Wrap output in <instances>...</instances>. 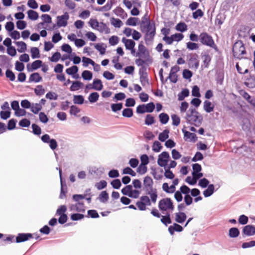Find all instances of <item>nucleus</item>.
I'll return each instance as SVG.
<instances>
[{"instance_id": "obj_1", "label": "nucleus", "mask_w": 255, "mask_h": 255, "mask_svg": "<svg viewBox=\"0 0 255 255\" xmlns=\"http://www.w3.org/2000/svg\"><path fill=\"white\" fill-rule=\"evenodd\" d=\"M147 23L143 20L140 23V30L145 33L144 40L146 44H150L154 39L156 34V28L153 21H150L149 18H146Z\"/></svg>"}, {"instance_id": "obj_2", "label": "nucleus", "mask_w": 255, "mask_h": 255, "mask_svg": "<svg viewBox=\"0 0 255 255\" xmlns=\"http://www.w3.org/2000/svg\"><path fill=\"white\" fill-rule=\"evenodd\" d=\"M188 124L199 127L202 122V116L195 108H190L186 113L184 117Z\"/></svg>"}, {"instance_id": "obj_3", "label": "nucleus", "mask_w": 255, "mask_h": 255, "mask_svg": "<svg viewBox=\"0 0 255 255\" xmlns=\"http://www.w3.org/2000/svg\"><path fill=\"white\" fill-rule=\"evenodd\" d=\"M143 184L146 194L150 196L151 202L155 203L157 198V191L156 188L153 187V181L152 178L148 176L145 177Z\"/></svg>"}, {"instance_id": "obj_4", "label": "nucleus", "mask_w": 255, "mask_h": 255, "mask_svg": "<svg viewBox=\"0 0 255 255\" xmlns=\"http://www.w3.org/2000/svg\"><path fill=\"white\" fill-rule=\"evenodd\" d=\"M233 55L235 58L241 59L246 54V49L242 41L236 42L233 47Z\"/></svg>"}, {"instance_id": "obj_5", "label": "nucleus", "mask_w": 255, "mask_h": 255, "mask_svg": "<svg viewBox=\"0 0 255 255\" xmlns=\"http://www.w3.org/2000/svg\"><path fill=\"white\" fill-rule=\"evenodd\" d=\"M200 42L206 46L212 47L216 51H218V47L212 37L207 32H202L199 36Z\"/></svg>"}, {"instance_id": "obj_6", "label": "nucleus", "mask_w": 255, "mask_h": 255, "mask_svg": "<svg viewBox=\"0 0 255 255\" xmlns=\"http://www.w3.org/2000/svg\"><path fill=\"white\" fill-rule=\"evenodd\" d=\"M158 208L162 211H166L168 210L172 211L174 209V206L170 198H165L160 200Z\"/></svg>"}, {"instance_id": "obj_7", "label": "nucleus", "mask_w": 255, "mask_h": 255, "mask_svg": "<svg viewBox=\"0 0 255 255\" xmlns=\"http://www.w3.org/2000/svg\"><path fill=\"white\" fill-rule=\"evenodd\" d=\"M188 63L190 68L197 69L199 66V56L196 53H190L187 55Z\"/></svg>"}, {"instance_id": "obj_8", "label": "nucleus", "mask_w": 255, "mask_h": 255, "mask_svg": "<svg viewBox=\"0 0 255 255\" xmlns=\"http://www.w3.org/2000/svg\"><path fill=\"white\" fill-rule=\"evenodd\" d=\"M169 158V153L163 151L158 155L157 163L161 167H165L167 164Z\"/></svg>"}, {"instance_id": "obj_9", "label": "nucleus", "mask_w": 255, "mask_h": 255, "mask_svg": "<svg viewBox=\"0 0 255 255\" xmlns=\"http://www.w3.org/2000/svg\"><path fill=\"white\" fill-rule=\"evenodd\" d=\"M69 18V15L67 12H65L64 14L57 16V26L58 27H65L68 23V20Z\"/></svg>"}, {"instance_id": "obj_10", "label": "nucleus", "mask_w": 255, "mask_h": 255, "mask_svg": "<svg viewBox=\"0 0 255 255\" xmlns=\"http://www.w3.org/2000/svg\"><path fill=\"white\" fill-rule=\"evenodd\" d=\"M136 56L146 58V61H150L149 54L145 47L141 43L139 44Z\"/></svg>"}, {"instance_id": "obj_11", "label": "nucleus", "mask_w": 255, "mask_h": 255, "mask_svg": "<svg viewBox=\"0 0 255 255\" xmlns=\"http://www.w3.org/2000/svg\"><path fill=\"white\" fill-rule=\"evenodd\" d=\"M71 211L84 213L85 211L84 203L82 202H77L75 204H71L69 206Z\"/></svg>"}, {"instance_id": "obj_12", "label": "nucleus", "mask_w": 255, "mask_h": 255, "mask_svg": "<svg viewBox=\"0 0 255 255\" xmlns=\"http://www.w3.org/2000/svg\"><path fill=\"white\" fill-rule=\"evenodd\" d=\"M59 176L61 184V191L59 198L60 199H63L65 197L66 194L67 193V185L65 182L63 180V178L62 176V170L60 169H59Z\"/></svg>"}, {"instance_id": "obj_13", "label": "nucleus", "mask_w": 255, "mask_h": 255, "mask_svg": "<svg viewBox=\"0 0 255 255\" xmlns=\"http://www.w3.org/2000/svg\"><path fill=\"white\" fill-rule=\"evenodd\" d=\"M184 133V139L185 141L189 140L191 142H195L197 140V137L195 133L190 132L183 128L182 129Z\"/></svg>"}, {"instance_id": "obj_14", "label": "nucleus", "mask_w": 255, "mask_h": 255, "mask_svg": "<svg viewBox=\"0 0 255 255\" xmlns=\"http://www.w3.org/2000/svg\"><path fill=\"white\" fill-rule=\"evenodd\" d=\"M243 234L246 236H252L255 235V227L248 225L244 227L242 231Z\"/></svg>"}, {"instance_id": "obj_15", "label": "nucleus", "mask_w": 255, "mask_h": 255, "mask_svg": "<svg viewBox=\"0 0 255 255\" xmlns=\"http://www.w3.org/2000/svg\"><path fill=\"white\" fill-rule=\"evenodd\" d=\"M32 235L30 233H19L17 235L15 239V242L19 243L27 241L29 238H31Z\"/></svg>"}, {"instance_id": "obj_16", "label": "nucleus", "mask_w": 255, "mask_h": 255, "mask_svg": "<svg viewBox=\"0 0 255 255\" xmlns=\"http://www.w3.org/2000/svg\"><path fill=\"white\" fill-rule=\"evenodd\" d=\"M122 41L124 43L126 49L128 50L132 49L134 47L135 45V43L133 40L127 39L126 37H123L122 39Z\"/></svg>"}, {"instance_id": "obj_17", "label": "nucleus", "mask_w": 255, "mask_h": 255, "mask_svg": "<svg viewBox=\"0 0 255 255\" xmlns=\"http://www.w3.org/2000/svg\"><path fill=\"white\" fill-rule=\"evenodd\" d=\"M183 230V227L177 223H174L172 226H170L168 228V231L171 235L174 234L175 231L180 232Z\"/></svg>"}, {"instance_id": "obj_18", "label": "nucleus", "mask_w": 255, "mask_h": 255, "mask_svg": "<svg viewBox=\"0 0 255 255\" xmlns=\"http://www.w3.org/2000/svg\"><path fill=\"white\" fill-rule=\"evenodd\" d=\"M186 215L184 212H179L175 214V221L178 223H183L186 220Z\"/></svg>"}, {"instance_id": "obj_19", "label": "nucleus", "mask_w": 255, "mask_h": 255, "mask_svg": "<svg viewBox=\"0 0 255 255\" xmlns=\"http://www.w3.org/2000/svg\"><path fill=\"white\" fill-rule=\"evenodd\" d=\"M97 30L101 33L104 32L106 34L110 33V29L108 27L107 24L103 22H100Z\"/></svg>"}, {"instance_id": "obj_20", "label": "nucleus", "mask_w": 255, "mask_h": 255, "mask_svg": "<svg viewBox=\"0 0 255 255\" xmlns=\"http://www.w3.org/2000/svg\"><path fill=\"white\" fill-rule=\"evenodd\" d=\"M42 61L40 60H37L33 62L31 65L30 69L28 67V65H27V69L29 71H32L33 70H36L37 69L39 68L42 66Z\"/></svg>"}, {"instance_id": "obj_21", "label": "nucleus", "mask_w": 255, "mask_h": 255, "mask_svg": "<svg viewBox=\"0 0 255 255\" xmlns=\"http://www.w3.org/2000/svg\"><path fill=\"white\" fill-rule=\"evenodd\" d=\"M42 80V77L38 73L35 72L31 74L29 78V82L38 83Z\"/></svg>"}, {"instance_id": "obj_22", "label": "nucleus", "mask_w": 255, "mask_h": 255, "mask_svg": "<svg viewBox=\"0 0 255 255\" xmlns=\"http://www.w3.org/2000/svg\"><path fill=\"white\" fill-rule=\"evenodd\" d=\"M203 108L207 113H210L213 111L214 106L211 102L206 100L204 102Z\"/></svg>"}, {"instance_id": "obj_23", "label": "nucleus", "mask_w": 255, "mask_h": 255, "mask_svg": "<svg viewBox=\"0 0 255 255\" xmlns=\"http://www.w3.org/2000/svg\"><path fill=\"white\" fill-rule=\"evenodd\" d=\"M214 185L213 184H210L208 185L207 189L203 191V195L205 197H208L211 196L214 192Z\"/></svg>"}, {"instance_id": "obj_24", "label": "nucleus", "mask_w": 255, "mask_h": 255, "mask_svg": "<svg viewBox=\"0 0 255 255\" xmlns=\"http://www.w3.org/2000/svg\"><path fill=\"white\" fill-rule=\"evenodd\" d=\"M83 86V84L78 81H73L72 85L70 88V90L71 91H75L78 90L80 88H82Z\"/></svg>"}, {"instance_id": "obj_25", "label": "nucleus", "mask_w": 255, "mask_h": 255, "mask_svg": "<svg viewBox=\"0 0 255 255\" xmlns=\"http://www.w3.org/2000/svg\"><path fill=\"white\" fill-rule=\"evenodd\" d=\"M93 85L94 89L97 91H101L103 88V85L101 80L96 79L93 81Z\"/></svg>"}, {"instance_id": "obj_26", "label": "nucleus", "mask_w": 255, "mask_h": 255, "mask_svg": "<svg viewBox=\"0 0 255 255\" xmlns=\"http://www.w3.org/2000/svg\"><path fill=\"white\" fill-rule=\"evenodd\" d=\"M42 109V106L38 103H32L30 111L34 114H37Z\"/></svg>"}, {"instance_id": "obj_27", "label": "nucleus", "mask_w": 255, "mask_h": 255, "mask_svg": "<svg viewBox=\"0 0 255 255\" xmlns=\"http://www.w3.org/2000/svg\"><path fill=\"white\" fill-rule=\"evenodd\" d=\"M189 95V90L187 89H184L178 94V100L180 101H183L185 98L188 97Z\"/></svg>"}, {"instance_id": "obj_28", "label": "nucleus", "mask_w": 255, "mask_h": 255, "mask_svg": "<svg viewBox=\"0 0 255 255\" xmlns=\"http://www.w3.org/2000/svg\"><path fill=\"white\" fill-rule=\"evenodd\" d=\"M240 235V231L237 228L234 227L230 229L229 231V236L231 238H237Z\"/></svg>"}, {"instance_id": "obj_29", "label": "nucleus", "mask_w": 255, "mask_h": 255, "mask_svg": "<svg viewBox=\"0 0 255 255\" xmlns=\"http://www.w3.org/2000/svg\"><path fill=\"white\" fill-rule=\"evenodd\" d=\"M169 131L168 129H164L162 132L160 133L158 136V139L160 141L163 142L169 137Z\"/></svg>"}, {"instance_id": "obj_30", "label": "nucleus", "mask_w": 255, "mask_h": 255, "mask_svg": "<svg viewBox=\"0 0 255 255\" xmlns=\"http://www.w3.org/2000/svg\"><path fill=\"white\" fill-rule=\"evenodd\" d=\"M16 45L18 47L17 51L20 53L24 52L26 50V44L23 41H17Z\"/></svg>"}, {"instance_id": "obj_31", "label": "nucleus", "mask_w": 255, "mask_h": 255, "mask_svg": "<svg viewBox=\"0 0 255 255\" xmlns=\"http://www.w3.org/2000/svg\"><path fill=\"white\" fill-rule=\"evenodd\" d=\"M160 122L163 125L167 124L169 121V117L168 115L164 113H161L159 115Z\"/></svg>"}, {"instance_id": "obj_32", "label": "nucleus", "mask_w": 255, "mask_h": 255, "mask_svg": "<svg viewBox=\"0 0 255 255\" xmlns=\"http://www.w3.org/2000/svg\"><path fill=\"white\" fill-rule=\"evenodd\" d=\"M109 195L106 191H102L99 196V199L102 203H106L109 199Z\"/></svg>"}, {"instance_id": "obj_33", "label": "nucleus", "mask_w": 255, "mask_h": 255, "mask_svg": "<svg viewBox=\"0 0 255 255\" xmlns=\"http://www.w3.org/2000/svg\"><path fill=\"white\" fill-rule=\"evenodd\" d=\"M132 189V186L130 185H128L123 188L121 192L123 195L128 196L130 197V196L129 195L131 194Z\"/></svg>"}, {"instance_id": "obj_34", "label": "nucleus", "mask_w": 255, "mask_h": 255, "mask_svg": "<svg viewBox=\"0 0 255 255\" xmlns=\"http://www.w3.org/2000/svg\"><path fill=\"white\" fill-rule=\"evenodd\" d=\"M99 98V95L97 92H93L88 97V100L91 103L96 102Z\"/></svg>"}, {"instance_id": "obj_35", "label": "nucleus", "mask_w": 255, "mask_h": 255, "mask_svg": "<svg viewBox=\"0 0 255 255\" xmlns=\"http://www.w3.org/2000/svg\"><path fill=\"white\" fill-rule=\"evenodd\" d=\"M27 14L28 18L32 20H35L38 18V13L33 10H29L27 11Z\"/></svg>"}, {"instance_id": "obj_36", "label": "nucleus", "mask_w": 255, "mask_h": 255, "mask_svg": "<svg viewBox=\"0 0 255 255\" xmlns=\"http://www.w3.org/2000/svg\"><path fill=\"white\" fill-rule=\"evenodd\" d=\"M30 52L32 59L39 58L40 56L39 49L37 47L31 48Z\"/></svg>"}, {"instance_id": "obj_37", "label": "nucleus", "mask_w": 255, "mask_h": 255, "mask_svg": "<svg viewBox=\"0 0 255 255\" xmlns=\"http://www.w3.org/2000/svg\"><path fill=\"white\" fill-rule=\"evenodd\" d=\"M82 77L84 80L89 81L92 79L93 74L90 71L84 70L82 73Z\"/></svg>"}, {"instance_id": "obj_38", "label": "nucleus", "mask_w": 255, "mask_h": 255, "mask_svg": "<svg viewBox=\"0 0 255 255\" xmlns=\"http://www.w3.org/2000/svg\"><path fill=\"white\" fill-rule=\"evenodd\" d=\"M192 168L193 172H192V175L194 177L196 176V173L200 172L202 170V167L200 164L198 163H195L192 165Z\"/></svg>"}, {"instance_id": "obj_39", "label": "nucleus", "mask_w": 255, "mask_h": 255, "mask_svg": "<svg viewBox=\"0 0 255 255\" xmlns=\"http://www.w3.org/2000/svg\"><path fill=\"white\" fill-rule=\"evenodd\" d=\"M34 93L37 96H42L45 93V90L42 85H37L34 89Z\"/></svg>"}, {"instance_id": "obj_40", "label": "nucleus", "mask_w": 255, "mask_h": 255, "mask_svg": "<svg viewBox=\"0 0 255 255\" xmlns=\"http://www.w3.org/2000/svg\"><path fill=\"white\" fill-rule=\"evenodd\" d=\"M84 99L82 95H74L73 97V102L76 104H82L84 103Z\"/></svg>"}, {"instance_id": "obj_41", "label": "nucleus", "mask_w": 255, "mask_h": 255, "mask_svg": "<svg viewBox=\"0 0 255 255\" xmlns=\"http://www.w3.org/2000/svg\"><path fill=\"white\" fill-rule=\"evenodd\" d=\"M122 115L124 117L130 118L133 116V111L130 108L125 109L123 111Z\"/></svg>"}, {"instance_id": "obj_42", "label": "nucleus", "mask_w": 255, "mask_h": 255, "mask_svg": "<svg viewBox=\"0 0 255 255\" xmlns=\"http://www.w3.org/2000/svg\"><path fill=\"white\" fill-rule=\"evenodd\" d=\"M155 123L154 118L151 115H146L145 119V124L150 126Z\"/></svg>"}, {"instance_id": "obj_43", "label": "nucleus", "mask_w": 255, "mask_h": 255, "mask_svg": "<svg viewBox=\"0 0 255 255\" xmlns=\"http://www.w3.org/2000/svg\"><path fill=\"white\" fill-rule=\"evenodd\" d=\"M78 71V68L77 66H72V67L67 68L66 70V72L67 74L70 75H74L77 73Z\"/></svg>"}, {"instance_id": "obj_44", "label": "nucleus", "mask_w": 255, "mask_h": 255, "mask_svg": "<svg viewBox=\"0 0 255 255\" xmlns=\"http://www.w3.org/2000/svg\"><path fill=\"white\" fill-rule=\"evenodd\" d=\"M32 132L35 135H39L41 133V128L36 124H33L31 126Z\"/></svg>"}, {"instance_id": "obj_45", "label": "nucleus", "mask_w": 255, "mask_h": 255, "mask_svg": "<svg viewBox=\"0 0 255 255\" xmlns=\"http://www.w3.org/2000/svg\"><path fill=\"white\" fill-rule=\"evenodd\" d=\"M138 20V18L136 17H129L127 20L126 24L130 26H136L137 24V21Z\"/></svg>"}, {"instance_id": "obj_46", "label": "nucleus", "mask_w": 255, "mask_h": 255, "mask_svg": "<svg viewBox=\"0 0 255 255\" xmlns=\"http://www.w3.org/2000/svg\"><path fill=\"white\" fill-rule=\"evenodd\" d=\"M176 29L177 30L183 32L187 29V26L185 23L180 22L177 24Z\"/></svg>"}, {"instance_id": "obj_47", "label": "nucleus", "mask_w": 255, "mask_h": 255, "mask_svg": "<svg viewBox=\"0 0 255 255\" xmlns=\"http://www.w3.org/2000/svg\"><path fill=\"white\" fill-rule=\"evenodd\" d=\"M88 23L93 29L96 30L100 24V22L96 19L94 18H91Z\"/></svg>"}, {"instance_id": "obj_48", "label": "nucleus", "mask_w": 255, "mask_h": 255, "mask_svg": "<svg viewBox=\"0 0 255 255\" xmlns=\"http://www.w3.org/2000/svg\"><path fill=\"white\" fill-rule=\"evenodd\" d=\"M162 148V146L161 143L158 141H155L153 142L152 146V150L156 152H159L161 148Z\"/></svg>"}, {"instance_id": "obj_49", "label": "nucleus", "mask_w": 255, "mask_h": 255, "mask_svg": "<svg viewBox=\"0 0 255 255\" xmlns=\"http://www.w3.org/2000/svg\"><path fill=\"white\" fill-rule=\"evenodd\" d=\"M95 48L103 55L106 52V47L104 46L103 43H98L95 45Z\"/></svg>"}, {"instance_id": "obj_50", "label": "nucleus", "mask_w": 255, "mask_h": 255, "mask_svg": "<svg viewBox=\"0 0 255 255\" xmlns=\"http://www.w3.org/2000/svg\"><path fill=\"white\" fill-rule=\"evenodd\" d=\"M45 97L49 99L50 100H56L58 99V95L53 92H48L46 95Z\"/></svg>"}, {"instance_id": "obj_51", "label": "nucleus", "mask_w": 255, "mask_h": 255, "mask_svg": "<svg viewBox=\"0 0 255 255\" xmlns=\"http://www.w3.org/2000/svg\"><path fill=\"white\" fill-rule=\"evenodd\" d=\"M6 77L9 79L11 81H14L15 79V76L14 73L9 69H7L5 72Z\"/></svg>"}, {"instance_id": "obj_52", "label": "nucleus", "mask_w": 255, "mask_h": 255, "mask_svg": "<svg viewBox=\"0 0 255 255\" xmlns=\"http://www.w3.org/2000/svg\"><path fill=\"white\" fill-rule=\"evenodd\" d=\"M161 222L166 226H167L168 224L171 223V220L170 219V214H167L165 216H162Z\"/></svg>"}, {"instance_id": "obj_53", "label": "nucleus", "mask_w": 255, "mask_h": 255, "mask_svg": "<svg viewBox=\"0 0 255 255\" xmlns=\"http://www.w3.org/2000/svg\"><path fill=\"white\" fill-rule=\"evenodd\" d=\"M123 108V104L121 103L117 104H112L111 105V109L113 112H117L120 111Z\"/></svg>"}, {"instance_id": "obj_54", "label": "nucleus", "mask_w": 255, "mask_h": 255, "mask_svg": "<svg viewBox=\"0 0 255 255\" xmlns=\"http://www.w3.org/2000/svg\"><path fill=\"white\" fill-rule=\"evenodd\" d=\"M111 23L116 27L119 28L123 24L122 21L121 20L118 18H112L111 19Z\"/></svg>"}, {"instance_id": "obj_55", "label": "nucleus", "mask_w": 255, "mask_h": 255, "mask_svg": "<svg viewBox=\"0 0 255 255\" xmlns=\"http://www.w3.org/2000/svg\"><path fill=\"white\" fill-rule=\"evenodd\" d=\"M238 221L240 224L244 225L248 223L249 218L247 216L245 215H242L240 216Z\"/></svg>"}, {"instance_id": "obj_56", "label": "nucleus", "mask_w": 255, "mask_h": 255, "mask_svg": "<svg viewBox=\"0 0 255 255\" xmlns=\"http://www.w3.org/2000/svg\"><path fill=\"white\" fill-rule=\"evenodd\" d=\"M107 183L105 180H101L95 184L97 189L100 190L106 187Z\"/></svg>"}, {"instance_id": "obj_57", "label": "nucleus", "mask_w": 255, "mask_h": 255, "mask_svg": "<svg viewBox=\"0 0 255 255\" xmlns=\"http://www.w3.org/2000/svg\"><path fill=\"white\" fill-rule=\"evenodd\" d=\"M172 120V125L175 126H178L180 123V119L178 116L175 114L171 115Z\"/></svg>"}, {"instance_id": "obj_58", "label": "nucleus", "mask_w": 255, "mask_h": 255, "mask_svg": "<svg viewBox=\"0 0 255 255\" xmlns=\"http://www.w3.org/2000/svg\"><path fill=\"white\" fill-rule=\"evenodd\" d=\"M186 44L187 48L190 50H197L199 48V45L196 43L188 42Z\"/></svg>"}, {"instance_id": "obj_59", "label": "nucleus", "mask_w": 255, "mask_h": 255, "mask_svg": "<svg viewBox=\"0 0 255 255\" xmlns=\"http://www.w3.org/2000/svg\"><path fill=\"white\" fill-rule=\"evenodd\" d=\"M151 173L154 178L157 180H160L163 178V175L158 173L155 169L151 168Z\"/></svg>"}, {"instance_id": "obj_60", "label": "nucleus", "mask_w": 255, "mask_h": 255, "mask_svg": "<svg viewBox=\"0 0 255 255\" xmlns=\"http://www.w3.org/2000/svg\"><path fill=\"white\" fill-rule=\"evenodd\" d=\"M113 188L116 189H118L121 186V182L120 179H117L113 180L111 183Z\"/></svg>"}, {"instance_id": "obj_61", "label": "nucleus", "mask_w": 255, "mask_h": 255, "mask_svg": "<svg viewBox=\"0 0 255 255\" xmlns=\"http://www.w3.org/2000/svg\"><path fill=\"white\" fill-rule=\"evenodd\" d=\"M30 122L27 119H22L19 122V125L22 127L27 128L30 126Z\"/></svg>"}, {"instance_id": "obj_62", "label": "nucleus", "mask_w": 255, "mask_h": 255, "mask_svg": "<svg viewBox=\"0 0 255 255\" xmlns=\"http://www.w3.org/2000/svg\"><path fill=\"white\" fill-rule=\"evenodd\" d=\"M41 17L45 23H50L52 22L51 17L49 14H43Z\"/></svg>"}, {"instance_id": "obj_63", "label": "nucleus", "mask_w": 255, "mask_h": 255, "mask_svg": "<svg viewBox=\"0 0 255 255\" xmlns=\"http://www.w3.org/2000/svg\"><path fill=\"white\" fill-rule=\"evenodd\" d=\"M209 183V180L205 178L200 179L199 181V185L203 188H206L207 186H208Z\"/></svg>"}, {"instance_id": "obj_64", "label": "nucleus", "mask_w": 255, "mask_h": 255, "mask_svg": "<svg viewBox=\"0 0 255 255\" xmlns=\"http://www.w3.org/2000/svg\"><path fill=\"white\" fill-rule=\"evenodd\" d=\"M246 84L250 88H254L255 87V77H253L248 79L246 82Z\"/></svg>"}]
</instances>
